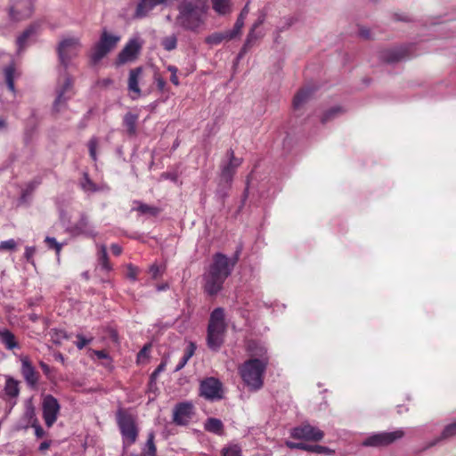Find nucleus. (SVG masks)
<instances>
[{"instance_id":"f257e3e1","label":"nucleus","mask_w":456,"mask_h":456,"mask_svg":"<svg viewBox=\"0 0 456 456\" xmlns=\"http://www.w3.org/2000/svg\"><path fill=\"white\" fill-rule=\"evenodd\" d=\"M80 48V39L75 37L63 38L57 46L59 61L63 67V82L59 81L56 88L57 95L53 104L54 113H61L66 110L68 101L73 95V80L66 69L71 60L78 55Z\"/></svg>"},{"instance_id":"f03ea898","label":"nucleus","mask_w":456,"mask_h":456,"mask_svg":"<svg viewBox=\"0 0 456 456\" xmlns=\"http://www.w3.org/2000/svg\"><path fill=\"white\" fill-rule=\"evenodd\" d=\"M209 9L208 0H181L176 6L178 12L175 27L196 33L205 23Z\"/></svg>"},{"instance_id":"7ed1b4c3","label":"nucleus","mask_w":456,"mask_h":456,"mask_svg":"<svg viewBox=\"0 0 456 456\" xmlns=\"http://www.w3.org/2000/svg\"><path fill=\"white\" fill-rule=\"evenodd\" d=\"M268 361L265 359H248L239 368L240 375L250 391H258L264 385V374Z\"/></svg>"},{"instance_id":"20e7f679","label":"nucleus","mask_w":456,"mask_h":456,"mask_svg":"<svg viewBox=\"0 0 456 456\" xmlns=\"http://www.w3.org/2000/svg\"><path fill=\"white\" fill-rule=\"evenodd\" d=\"M226 328L224 308H215L210 314L207 330V345L210 350L216 352L220 349L224 341Z\"/></svg>"},{"instance_id":"39448f33","label":"nucleus","mask_w":456,"mask_h":456,"mask_svg":"<svg viewBox=\"0 0 456 456\" xmlns=\"http://www.w3.org/2000/svg\"><path fill=\"white\" fill-rule=\"evenodd\" d=\"M241 252V248H238L232 257L216 252L213 255L212 262L207 270L227 279L232 273Z\"/></svg>"},{"instance_id":"423d86ee","label":"nucleus","mask_w":456,"mask_h":456,"mask_svg":"<svg viewBox=\"0 0 456 456\" xmlns=\"http://www.w3.org/2000/svg\"><path fill=\"white\" fill-rule=\"evenodd\" d=\"M117 423L122 436L124 446H131L135 443L138 436V428L134 418L131 414L119 410L117 412Z\"/></svg>"},{"instance_id":"0eeeda50","label":"nucleus","mask_w":456,"mask_h":456,"mask_svg":"<svg viewBox=\"0 0 456 456\" xmlns=\"http://www.w3.org/2000/svg\"><path fill=\"white\" fill-rule=\"evenodd\" d=\"M199 395L209 402L220 401L224 398V385L219 379L207 377L200 381Z\"/></svg>"},{"instance_id":"6e6552de","label":"nucleus","mask_w":456,"mask_h":456,"mask_svg":"<svg viewBox=\"0 0 456 456\" xmlns=\"http://www.w3.org/2000/svg\"><path fill=\"white\" fill-rule=\"evenodd\" d=\"M404 432L401 429L392 432L373 433L367 436L362 443L365 447L387 446L402 438Z\"/></svg>"},{"instance_id":"1a4fd4ad","label":"nucleus","mask_w":456,"mask_h":456,"mask_svg":"<svg viewBox=\"0 0 456 456\" xmlns=\"http://www.w3.org/2000/svg\"><path fill=\"white\" fill-rule=\"evenodd\" d=\"M411 48L412 45H400L384 49L379 53V58L385 63H395L412 57L414 54L411 53Z\"/></svg>"},{"instance_id":"9d476101","label":"nucleus","mask_w":456,"mask_h":456,"mask_svg":"<svg viewBox=\"0 0 456 456\" xmlns=\"http://www.w3.org/2000/svg\"><path fill=\"white\" fill-rule=\"evenodd\" d=\"M66 231L72 236H86L95 238L97 232L94 226L89 222L86 214H81L79 220L74 224H68Z\"/></svg>"},{"instance_id":"9b49d317","label":"nucleus","mask_w":456,"mask_h":456,"mask_svg":"<svg viewBox=\"0 0 456 456\" xmlns=\"http://www.w3.org/2000/svg\"><path fill=\"white\" fill-rule=\"evenodd\" d=\"M194 414V405L191 402H182L175 404L173 411V421L178 426L189 424Z\"/></svg>"},{"instance_id":"f8f14e48","label":"nucleus","mask_w":456,"mask_h":456,"mask_svg":"<svg viewBox=\"0 0 456 456\" xmlns=\"http://www.w3.org/2000/svg\"><path fill=\"white\" fill-rule=\"evenodd\" d=\"M42 407L45 425L52 427L57 419L61 408L60 403L54 396L47 395L43 399Z\"/></svg>"},{"instance_id":"ddd939ff","label":"nucleus","mask_w":456,"mask_h":456,"mask_svg":"<svg viewBox=\"0 0 456 456\" xmlns=\"http://www.w3.org/2000/svg\"><path fill=\"white\" fill-rule=\"evenodd\" d=\"M226 156L228 158V161L223 162L220 166V175L219 179L224 180V182L233 181V176L236 173L237 168L241 165L242 159L240 158H236L234 156V151L232 149H229L227 151Z\"/></svg>"},{"instance_id":"4468645a","label":"nucleus","mask_w":456,"mask_h":456,"mask_svg":"<svg viewBox=\"0 0 456 456\" xmlns=\"http://www.w3.org/2000/svg\"><path fill=\"white\" fill-rule=\"evenodd\" d=\"M225 280L224 277L207 270L203 274L204 292L210 297L216 296L223 289Z\"/></svg>"},{"instance_id":"2eb2a0df","label":"nucleus","mask_w":456,"mask_h":456,"mask_svg":"<svg viewBox=\"0 0 456 456\" xmlns=\"http://www.w3.org/2000/svg\"><path fill=\"white\" fill-rule=\"evenodd\" d=\"M290 435L295 439L309 441H320L324 436V433L321 429L309 424L294 428L291 429Z\"/></svg>"},{"instance_id":"dca6fc26","label":"nucleus","mask_w":456,"mask_h":456,"mask_svg":"<svg viewBox=\"0 0 456 456\" xmlns=\"http://www.w3.org/2000/svg\"><path fill=\"white\" fill-rule=\"evenodd\" d=\"M141 48L142 44L140 40L138 38H131L118 53V63L125 64L134 61L140 53Z\"/></svg>"},{"instance_id":"f3484780","label":"nucleus","mask_w":456,"mask_h":456,"mask_svg":"<svg viewBox=\"0 0 456 456\" xmlns=\"http://www.w3.org/2000/svg\"><path fill=\"white\" fill-rule=\"evenodd\" d=\"M42 23L35 21L31 23L16 39L17 52L20 53L28 45V41L36 37L41 31Z\"/></svg>"},{"instance_id":"a211bd4d","label":"nucleus","mask_w":456,"mask_h":456,"mask_svg":"<svg viewBox=\"0 0 456 456\" xmlns=\"http://www.w3.org/2000/svg\"><path fill=\"white\" fill-rule=\"evenodd\" d=\"M20 362V372L24 380L29 387H36L38 383L39 373L36 370L35 367L32 365L30 360L27 356L22 357Z\"/></svg>"},{"instance_id":"6ab92c4d","label":"nucleus","mask_w":456,"mask_h":456,"mask_svg":"<svg viewBox=\"0 0 456 456\" xmlns=\"http://www.w3.org/2000/svg\"><path fill=\"white\" fill-rule=\"evenodd\" d=\"M168 1L169 0H140V2L136 5L134 18L143 19L156 6L160 4H167Z\"/></svg>"},{"instance_id":"aec40b11","label":"nucleus","mask_w":456,"mask_h":456,"mask_svg":"<svg viewBox=\"0 0 456 456\" xmlns=\"http://www.w3.org/2000/svg\"><path fill=\"white\" fill-rule=\"evenodd\" d=\"M142 74V68L137 67L130 69L127 88L130 92L134 94L135 95H132V99L135 100L141 95V89L139 87V80Z\"/></svg>"},{"instance_id":"412c9836","label":"nucleus","mask_w":456,"mask_h":456,"mask_svg":"<svg viewBox=\"0 0 456 456\" xmlns=\"http://www.w3.org/2000/svg\"><path fill=\"white\" fill-rule=\"evenodd\" d=\"M247 351L250 359H265L269 362L265 346L257 340H249L247 344Z\"/></svg>"},{"instance_id":"4be33fe9","label":"nucleus","mask_w":456,"mask_h":456,"mask_svg":"<svg viewBox=\"0 0 456 456\" xmlns=\"http://www.w3.org/2000/svg\"><path fill=\"white\" fill-rule=\"evenodd\" d=\"M287 446L290 449H300L306 452H312L314 453H323L330 455L333 453V451L330 449L329 447L322 446V445H311L307 444L305 443L300 442V443H293V442H287Z\"/></svg>"},{"instance_id":"5701e85b","label":"nucleus","mask_w":456,"mask_h":456,"mask_svg":"<svg viewBox=\"0 0 456 456\" xmlns=\"http://www.w3.org/2000/svg\"><path fill=\"white\" fill-rule=\"evenodd\" d=\"M453 436H456V420L446 425L441 433L440 436L431 441L426 448H430L435 446L442 440L450 439Z\"/></svg>"},{"instance_id":"b1692460","label":"nucleus","mask_w":456,"mask_h":456,"mask_svg":"<svg viewBox=\"0 0 456 456\" xmlns=\"http://www.w3.org/2000/svg\"><path fill=\"white\" fill-rule=\"evenodd\" d=\"M139 116L136 113L127 112L123 118V125L126 129L128 135L133 136L136 134V124Z\"/></svg>"},{"instance_id":"393cba45","label":"nucleus","mask_w":456,"mask_h":456,"mask_svg":"<svg viewBox=\"0 0 456 456\" xmlns=\"http://www.w3.org/2000/svg\"><path fill=\"white\" fill-rule=\"evenodd\" d=\"M0 341L9 350L19 347L14 334L8 329L0 330Z\"/></svg>"},{"instance_id":"a878e982","label":"nucleus","mask_w":456,"mask_h":456,"mask_svg":"<svg viewBox=\"0 0 456 456\" xmlns=\"http://www.w3.org/2000/svg\"><path fill=\"white\" fill-rule=\"evenodd\" d=\"M119 40V36L110 34L106 29H104L101 35L98 43H100L106 49H108V52H110L116 46Z\"/></svg>"},{"instance_id":"bb28decb","label":"nucleus","mask_w":456,"mask_h":456,"mask_svg":"<svg viewBox=\"0 0 456 456\" xmlns=\"http://www.w3.org/2000/svg\"><path fill=\"white\" fill-rule=\"evenodd\" d=\"M313 94V89L311 88H302L300 89L293 99V108L295 110H298L301 108L310 98Z\"/></svg>"},{"instance_id":"cd10ccee","label":"nucleus","mask_w":456,"mask_h":456,"mask_svg":"<svg viewBox=\"0 0 456 456\" xmlns=\"http://www.w3.org/2000/svg\"><path fill=\"white\" fill-rule=\"evenodd\" d=\"M232 39V38L231 35L226 30V31H223V32H215V33L208 35L205 38V42H206V44H208L209 45H217L221 44L223 41H229Z\"/></svg>"},{"instance_id":"c85d7f7f","label":"nucleus","mask_w":456,"mask_h":456,"mask_svg":"<svg viewBox=\"0 0 456 456\" xmlns=\"http://www.w3.org/2000/svg\"><path fill=\"white\" fill-rule=\"evenodd\" d=\"M204 428L208 432L221 435L224 431V424L219 419L208 418L204 423Z\"/></svg>"},{"instance_id":"c756f323","label":"nucleus","mask_w":456,"mask_h":456,"mask_svg":"<svg viewBox=\"0 0 456 456\" xmlns=\"http://www.w3.org/2000/svg\"><path fill=\"white\" fill-rule=\"evenodd\" d=\"M110 52L100 43H96L92 50L90 54V60L93 64H97L102 59H103Z\"/></svg>"},{"instance_id":"7c9ffc66","label":"nucleus","mask_w":456,"mask_h":456,"mask_svg":"<svg viewBox=\"0 0 456 456\" xmlns=\"http://www.w3.org/2000/svg\"><path fill=\"white\" fill-rule=\"evenodd\" d=\"M232 184V182H224L222 179H218L217 187L216 190V197L222 202H224V200L228 197Z\"/></svg>"},{"instance_id":"2f4dec72","label":"nucleus","mask_w":456,"mask_h":456,"mask_svg":"<svg viewBox=\"0 0 456 456\" xmlns=\"http://www.w3.org/2000/svg\"><path fill=\"white\" fill-rule=\"evenodd\" d=\"M195 350H196L195 344L193 342H190L189 345L187 346L185 351H184L183 355L182 356V358L180 359L178 364L175 368V371L181 370L187 364L189 360L194 354Z\"/></svg>"},{"instance_id":"473e14b6","label":"nucleus","mask_w":456,"mask_h":456,"mask_svg":"<svg viewBox=\"0 0 456 456\" xmlns=\"http://www.w3.org/2000/svg\"><path fill=\"white\" fill-rule=\"evenodd\" d=\"M212 7L218 14L225 15L232 11L231 0H212Z\"/></svg>"},{"instance_id":"72a5a7b5","label":"nucleus","mask_w":456,"mask_h":456,"mask_svg":"<svg viewBox=\"0 0 456 456\" xmlns=\"http://www.w3.org/2000/svg\"><path fill=\"white\" fill-rule=\"evenodd\" d=\"M4 392L12 398L17 397L20 394L19 382L11 377L7 378L4 386Z\"/></svg>"},{"instance_id":"f704fd0d","label":"nucleus","mask_w":456,"mask_h":456,"mask_svg":"<svg viewBox=\"0 0 456 456\" xmlns=\"http://www.w3.org/2000/svg\"><path fill=\"white\" fill-rule=\"evenodd\" d=\"M263 36L262 31H256V28H251L243 45V50L248 51Z\"/></svg>"},{"instance_id":"c9c22d12","label":"nucleus","mask_w":456,"mask_h":456,"mask_svg":"<svg viewBox=\"0 0 456 456\" xmlns=\"http://www.w3.org/2000/svg\"><path fill=\"white\" fill-rule=\"evenodd\" d=\"M80 187L85 192H96L99 191V187L91 180L86 172L83 173Z\"/></svg>"},{"instance_id":"e433bc0d","label":"nucleus","mask_w":456,"mask_h":456,"mask_svg":"<svg viewBox=\"0 0 456 456\" xmlns=\"http://www.w3.org/2000/svg\"><path fill=\"white\" fill-rule=\"evenodd\" d=\"M14 72H15V68H14L13 64H10V65L6 66L4 69L6 86L8 87V89L12 93L15 92Z\"/></svg>"},{"instance_id":"4c0bfd02","label":"nucleus","mask_w":456,"mask_h":456,"mask_svg":"<svg viewBox=\"0 0 456 456\" xmlns=\"http://www.w3.org/2000/svg\"><path fill=\"white\" fill-rule=\"evenodd\" d=\"M343 112H344L343 108H341L340 106H334L323 113V115L321 118V121L322 124H326L327 122L338 117Z\"/></svg>"},{"instance_id":"58836bf2","label":"nucleus","mask_w":456,"mask_h":456,"mask_svg":"<svg viewBox=\"0 0 456 456\" xmlns=\"http://www.w3.org/2000/svg\"><path fill=\"white\" fill-rule=\"evenodd\" d=\"M32 12L31 8H28L26 12L20 13L15 6H11L9 9V18L12 21H20L25 18H28Z\"/></svg>"},{"instance_id":"ea45409f","label":"nucleus","mask_w":456,"mask_h":456,"mask_svg":"<svg viewBox=\"0 0 456 456\" xmlns=\"http://www.w3.org/2000/svg\"><path fill=\"white\" fill-rule=\"evenodd\" d=\"M41 183L40 178H36L26 184V187L23 189L20 200L25 201L26 198L29 196L37 186Z\"/></svg>"},{"instance_id":"a19ab883","label":"nucleus","mask_w":456,"mask_h":456,"mask_svg":"<svg viewBox=\"0 0 456 456\" xmlns=\"http://www.w3.org/2000/svg\"><path fill=\"white\" fill-rule=\"evenodd\" d=\"M50 336L53 342L57 345L61 344L62 340L69 338L67 331L62 329H52Z\"/></svg>"},{"instance_id":"79ce46f5","label":"nucleus","mask_w":456,"mask_h":456,"mask_svg":"<svg viewBox=\"0 0 456 456\" xmlns=\"http://www.w3.org/2000/svg\"><path fill=\"white\" fill-rule=\"evenodd\" d=\"M154 437H155V436H154L153 432H150L148 434V438H147V441L145 444V448H144L145 454L147 456H156L157 448H156V445L154 443Z\"/></svg>"},{"instance_id":"37998d69","label":"nucleus","mask_w":456,"mask_h":456,"mask_svg":"<svg viewBox=\"0 0 456 456\" xmlns=\"http://www.w3.org/2000/svg\"><path fill=\"white\" fill-rule=\"evenodd\" d=\"M161 45L166 51H172L177 46V37L175 35L166 37L162 39Z\"/></svg>"},{"instance_id":"c03bdc74","label":"nucleus","mask_w":456,"mask_h":456,"mask_svg":"<svg viewBox=\"0 0 456 456\" xmlns=\"http://www.w3.org/2000/svg\"><path fill=\"white\" fill-rule=\"evenodd\" d=\"M98 260L103 269H105L106 271L110 270V266L108 262L107 248L104 245L101 246V248L98 253Z\"/></svg>"},{"instance_id":"a18cd8bd","label":"nucleus","mask_w":456,"mask_h":456,"mask_svg":"<svg viewBox=\"0 0 456 456\" xmlns=\"http://www.w3.org/2000/svg\"><path fill=\"white\" fill-rule=\"evenodd\" d=\"M137 211L141 214H148L151 216H156L159 213V208L154 206L141 203L137 208Z\"/></svg>"},{"instance_id":"49530a36","label":"nucleus","mask_w":456,"mask_h":456,"mask_svg":"<svg viewBox=\"0 0 456 456\" xmlns=\"http://www.w3.org/2000/svg\"><path fill=\"white\" fill-rule=\"evenodd\" d=\"M296 21L297 19L293 16L283 17L277 27V30L279 32H283L289 29Z\"/></svg>"},{"instance_id":"de8ad7c7","label":"nucleus","mask_w":456,"mask_h":456,"mask_svg":"<svg viewBox=\"0 0 456 456\" xmlns=\"http://www.w3.org/2000/svg\"><path fill=\"white\" fill-rule=\"evenodd\" d=\"M223 456H242L241 449L239 445L233 444L222 450Z\"/></svg>"},{"instance_id":"09e8293b","label":"nucleus","mask_w":456,"mask_h":456,"mask_svg":"<svg viewBox=\"0 0 456 456\" xmlns=\"http://www.w3.org/2000/svg\"><path fill=\"white\" fill-rule=\"evenodd\" d=\"M244 19H241L238 16L233 28L232 29L227 30L232 39L235 38L238 35H240V30L244 26Z\"/></svg>"},{"instance_id":"8fccbe9b","label":"nucleus","mask_w":456,"mask_h":456,"mask_svg":"<svg viewBox=\"0 0 456 456\" xmlns=\"http://www.w3.org/2000/svg\"><path fill=\"white\" fill-rule=\"evenodd\" d=\"M269 183H270L269 180L263 181V182H261L259 183V185L257 187V192H258V194H259V196L261 198L267 199L270 196V193H269V190H270Z\"/></svg>"},{"instance_id":"3c124183","label":"nucleus","mask_w":456,"mask_h":456,"mask_svg":"<svg viewBox=\"0 0 456 456\" xmlns=\"http://www.w3.org/2000/svg\"><path fill=\"white\" fill-rule=\"evenodd\" d=\"M45 243L47 244L49 248L54 249L56 254L59 255L61 252V249L62 248V244L59 243L55 238L53 237H46L45 239Z\"/></svg>"},{"instance_id":"603ef678","label":"nucleus","mask_w":456,"mask_h":456,"mask_svg":"<svg viewBox=\"0 0 456 456\" xmlns=\"http://www.w3.org/2000/svg\"><path fill=\"white\" fill-rule=\"evenodd\" d=\"M97 145H98V139L96 137H92L88 142V150H89V155L94 161L97 160V155H96Z\"/></svg>"},{"instance_id":"864d4df0","label":"nucleus","mask_w":456,"mask_h":456,"mask_svg":"<svg viewBox=\"0 0 456 456\" xmlns=\"http://www.w3.org/2000/svg\"><path fill=\"white\" fill-rule=\"evenodd\" d=\"M151 344H145L142 348L139 351L137 354V362H142L147 360L150 356V350H151Z\"/></svg>"},{"instance_id":"5fc2aeb1","label":"nucleus","mask_w":456,"mask_h":456,"mask_svg":"<svg viewBox=\"0 0 456 456\" xmlns=\"http://www.w3.org/2000/svg\"><path fill=\"white\" fill-rule=\"evenodd\" d=\"M17 248V242L13 239L4 240L0 242V251H12Z\"/></svg>"},{"instance_id":"6e6d98bb","label":"nucleus","mask_w":456,"mask_h":456,"mask_svg":"<svg viewBox=\"0 0 456 456\" xmlns=\"http://www.w3.org/2000/svg\"><path fill=\"white\" fill-rule=\"evenodd\" d=\"M77 340L75 342V344L78 349H83L86 345L90 344L92 341V338H86L82 334H77Z\"/></svg>"},{"instance_id":"4d7b16f0","label":"nucleus","mask_w":456,"mask_h":456,"mask_svg":"<svg viewBox=\"0 0 456 456\" xmlns=\"http://www.w3.org/2000/svg\"><path fill=\"white\" fill-rule=\"evenodd\" d=\"M35 253H36V248L35 247H28V246H27L25 248L24 257L26 258V260L28 263H31V264L34 263L33 256H34Z\"/></svg>"},{"instance_id":"13d9d810","label":"nucleus","mask_w":456,"mask_h":456,"mask_svg":"<svg viewBox=\"0 0 456 456\" xmlns=\"http://www.w3.org/2000/svg\"><path fill=\"white\" fill-rule=\"evenodd\" d=\"M137 273L138 269L135 266H134L133 265H127V278H129L132 281H136Z\"/></svg>"},{"instance_id":"bf43d9fd","label":"nucleus","mask_w":456,"mask_h":456,"mask_svg":"<svg viewBox=\"0 0 456 456\" xmlns=\"http://www.w3.org/2000/svg\"><path fill=\"white\" fill-rule=\"evenodd\" d=\"M164 368H165V364L164 363H160L154 370L153 372L151 374V381H154L157 377L159 375V373L161 371L164 370Z\"/></svg>"},{"instance_id":"052dcab7","label":"nucleus","mask_w":456,"mask_h":456,"mask_svg":"<svg viewBox=\"0 0 456 456\" xmlns=\"http://www.w3.org/2000/svg\"><path fill=\"white\" fill-rule=\"evenodd\" d=\"M150 273H151L153 279H157L161 274L162 271L159 265H152L150 267Z\"/></svg>"},{"instance_id":"680f3d73","label":"nucleus","mask_w":456,"mask_h":456,"mask_svg":"<svg viewBox=\"0 0 456 456\" xmlns=\"http://www.w3.org/2000/svg\"><path fill=\"white\" fill-rule=\"evenodd\" d=\"M265 12H261L259 17L257 18V20L252 25V28H257L258 27H260L265 22Z\"/></svg>"},{"instance_id":"e2e57ef3","label":"nucleus","mask_w":456,"mask_h":456,"mask_svg":"<svg viewBox=\"0 0 456 456\" xmlns=\"http://www.w3.org/2000/svg\"><path fill=\"white\" fill-rule=\"evenodd\" d=\"M254 180H255V174L252 173L250 174V175L248 177V181H247V187H246V190H245V192H244V197L247 198V193L249 190V188L251 186H253V183H254Z\"/></svg>"},{"instance_id":"0e129e2a","label":"nucleus","mask_w":456,"mask_h":456,"mask_svg":"<svg viewBox=\"0 0 456 456\" xmlns=\"http://www.w3.org/2000/svg\"><path fill=\"white\" fill-rule=\"evenodd\" d=\"M359 36L364 39H369L370 38V31L369 28H361L359 29Z\"/></svg>"},{"instance_id":"69168bd1","label":"nucleus","mask_w":456,"mask_h":456,"mask_svg":"<svg viewBox=\"0 0 456 456\" xmlns=\"http://www.w3.org/2000/svg\"><path fill=\"white\" fill-rule=\"evenodd\" d=\"M395 18L396 20H399V21H411V18L409 17V15L405 14V13H396L395 14Z\"/></svg>"},{"instance_id":"338daca9","label":"nucleus","mask_w":456,"mask_h":456,"mask_svg":"<svg viewBox=\"0 0 456 456\" xmlns=\"http://www.w3.org/2000/svg\"><path fill=\"white\" fill-rule=\"evenodd\" d=\"M248 12H249V1L245 4V6L240 11L239 17L245 20L248 14Z\"/></svg>"},{"instance_id":"774afa93","label":"nucleus","mask_w":456,"mask_h":456,"mask_svg":"<svg viewBox=\"0 0 456 456\" xmlns=\"http://www.w3.org/2000/svg\"><path fill=\"white\" fill-rule=\"evenodd\" d=\"M155 80L158 89L163 91L166 86V81L160 77H156Z\"/></svg>"}]
</instances>
